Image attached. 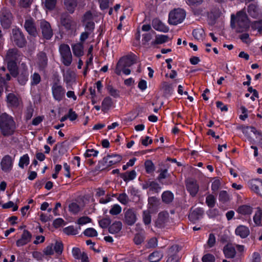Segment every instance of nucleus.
Listing matches in <instances>:
<instances>
[{"mask_svg":"<svg viewBox=\"0 0 262 262\" xmlns=\"http://www.w3.org/2000/svg\"><path fill=\"white\" fill-rule=\"evenodd\" d=\"M231 26L237 32L246 31L249 27V21L246 14L244 11H239L235 17L234 14L231 16Z\"/></svg>","mask_w":262,"mask_h":262,"instance_id":"f257e3e1","label":"nucleus"},{"mask_svg":"<svg viewBox=\"0 0 262 262\" xmlns=\"http://www.w3.org/2000/svg\"><path fill=\"white\" fill-rule=\"evenodd\" d=\"M15 129V124L12 117L0 116V129L4 136L12 134Z\"/></svg>","mask_w":262,"mask_h":262,"instance_id":"f03ea898","label":"nucleus"},{"mask_svg":"<svg viewBox=\"0 0 262 262\" xmlns=\"http://www.w3.org/2000/svg\"><path fill=\"white\" fill-rule=\"evenodd\" d=\"M136 56L133 54L122 57L117 64L115 73L117 75H121L123 68L131 66L136 62Z\"/></svg>","mask_w":262,"mask_h":262,"instance_id":"7ed1b4c3","label":"nucleus"},{"mask_svg":"<svg viewBox=\"0 0 262 262\" xmlns=\"http://www.w3.org/2000/svg\"><path fill=\"white\" fill-rule=\"evenodd\" d=\"M185 16V12L183 9H174L169 14L168 23L170 25H177L182 23Z\"/></svg>","mask_w":262,"mask_h":262,"instance_id":"20e7f679","label":"nucleus"},{"mask_svg":"<svg viewBox=\"0 0 262 262\" xmlns=\"http://www.w3.org/2000/svg\"><path fill=\"white\" fill-rule=\"evenodd\" d=\"M51 91L53 98L58 102L64 97L66 90L61 85L59 80L54 81L51 85Z\"/></svg>","mask_w":262,"mask_h":262,"instance_id":"39448f33","label":"nucleus"},{"mask_svg":"<svg viewBox=\"0 0 262 262\" xmlns=\"http://www.w3.org/2000/svg\"><path fill=\"white\" fill-rule=\"evenodd\" d=\"M59 50L62 63L66 66H70L72 61L70 47L68 45L62 44L60 46Z\"/></svg>","mask_w":262,"mask_h":262,"instance_id":"423d86ee","label":"nucleus"},{"mask_svg":"<svg viewBox=\"0 0 262 262\" xmlns=\"http://www.w3.org/2000/svg\"><path fill=\"white\" fill-rule=\"evenodd\" d=\"M63 245L61 242H56L54 244H51L47 246L43 250V253L46 255H52L56 254L57 255L62 253Z\"/></svg>","mask_w":262,"mask_h":262,"instance_id":"0eeeda50","label":"nucleus"},{"mask_svg":"<svg viewBox=\"0 0 262 262\" xmlns=\"http://www.w3.org/2000/svg\"><path fill=\"white\" fill-rule=\"evenodd\" d=\"M14 158L11 156L7 155L4 156L0 162L2 170L5 172H10L13 168Z\"/></svg>","mask_w":262,"mask_h":262,"instance_id":"6e6552de","label":"nucleus"},{"mask_svg":"<svg viewBox=\"0 0 262 262\" xmlns=\"http://www.w3.org/2000/svg\"><path fill=\"white\" fill-rule=\"evenodd\" d=\"M11 40L18 47H23L26 43V40L20 30L18 28L12 30Z\"/></svg>","mask_w":262,"mask_h":262,"instance_id":"1a4fd4ad","label":"nucleus"},{"mask_svg":"<svg viewBox=\"0 0 262 262\" xmlns=\"http://www.w3.org/2000/svg\"><path fill=\"white\" fill-rule=\"evenodd\" d=\"M48 59L43 52L38 53L34 60V66L39 70H43L47 65Z\"/></svg>","mask_w":262,"mask_h":262,"instance_id":"9d476101","label":"nucleus"},{"mask_svg":"<svg viewBox=\"0 0 262 262\" xmlns=\"http://www.w3.org/2000/svg\"><path fill=\"white\" fill-rule=\"evenodd\" d=\"M40 29L44 38L49 39L53 35V32L50 24L45 20L40 23Z\"/></svg>","mask_w":262,"mask_h":262,"instance_id":"9b49d317","label":"nucleus"},{"mask_svg":"<svg viewBox=\"0 0 262 262\" xmlns=\"http://www.w3.org/2000/svg\"><path fill=\"white\" fill-rule=\"evenodd\" d=\"M93 15L90 12H87L84 15L83 21L85 25V29L86 31H92L94 29V23L93 21Z\"/></svg>","mask_w":262,"mask_h":262,"instance_id":"f8f14e48","label":"nucleus"},{"mask_svg":"<svg viewBox=\"0 0 262 262\" xmlns=\"http://www.w3.org/2000/svg\"><path fill=\"white\" fill-rule=\"evenodd\" d=\"M250 188L262 196V180L259 179L252 180L249 182Z\"/></svg>","mask_w":262,"mask_h":262,"instance_id":"ddd939ff","label":"nucleus"},{"mask_svg":"<svg viewBox=\"0 0 262 262\" xmlns=\"http://www.w3.org/2000/svg\"><path fill=\"white\" fill-rule=\"evenodd\" d=\"M186 186V189L190 195L193 196H195L199 189V186L196 181L192 179L187 180Z\"/></svg>","mask_w":262,"mask_h":262,"instance_id":"4468645a","label":"nucleus"},{"mask_svg":"<svg viewBox=\"0 0 262 262\" xmlns=\"http://www.w3.org/2000/svg\"><path fill=\"white\" fill-rule=\"evenodd\" d=\"M125 222L128 225H133L137 220L136 212L133 209H128L124 214Z\"/></svg>","mask_w":262,"mask_h":262,"instance_id":"2eb2a0df","label":"nucleus"},{"mask_svg":"<svg viewBox=\"0 0 262 262\" xmlns=\"http://www.w3.org/2000/svg\"><path fill=\"white\" fill-rule=\"evenodd\" d=\"M25 28L30 35L36 36L38 34L36 26L32 19H28L26 20Z\"/></svg>","mask_w":262,"mask_h":262,"instance_id":"dca6fc26","label":"nucleus"},{"mask_svg":"<svg viewBox=\"0 0 262 262\" xmlns=\"http://www.w3.org/2000/svg\"><path fill=\"white\" fill-rule=\"evenodd\" d=\"M31 234L27 230H25L20 237L16 242L17 247H21L27 244L31 241Z\"/></svg>","mask_w":262,"mask_h":262,"instance_id":"f3484780","label":"nucleus"},{"mask_svg":"<svg viewBox=\"0 0 262 262\" xmlns=\"http://www.w3.org/2000/svg\"><path fill=\"white\" fill-rule=\"evenodd\" d=\"M152 25L158 31L166 33L169 31V28L158 19H154L152 21Z\"/></svg>","mask_w":262,"mask_h":262,"instance_id":"a211bd4d","label":"nucleus"},{"mask_svg":"<svg viewBox=\"0 0 262 262\" xmlns=\"http://www.w3.org/2000/svg\"><path fill=\"white\" fill-rule=\"evenodd\" d=\"M235 234L242 238L247 237L250 234L249 228L244 225L238 226L235 230Z\"/></svg>","mask_w":262,"mask_h":262,"instance_id":"6ab92c4d","label":"nucleus"},{"mask_svg":"<svg viewBox=\"0 0 262 262\" xmlns=\"http://www.w3.org/2000/svg\"><path fill=\"white\" fill-rule=\"evenodd\" d=\"M121 159V157L118 155H109L104 158L105 163L109 166L120 162Z\"/></svg>","mask_w":262,"mask_h":262,"instance_id":"aec40b11","label":"nucleus"},{"mask_svg":"<svg viewBox=\"0 0 262 262\" xmlns=\"http://www.w3.org/2000/svg\"><path fill=\"white\" fill-rule=\"evenodd\" d=\"M223 251L225 257L228 258H234L236 254L235 248L231 244L225 246Z\"/></svg>","mask_w":262,"mask_h":262,"instance_id":"412c9836","label":"nucleus"},{"mask_svg":"<svg viewBox=\"0 0 262 262\" xmlns=\"http://www.w3.org/2000/svg\"><path fill=\"white\" fill-rule=\"evenodd\" d=\"M237 212L243 215H250L253 212V208L248 205H243L238 208Z\"/></svg>","mask_w":262,"mask_h":262,"instance_id":"4be33fe9","label":"nucleus"},{"mask_svg":"<svg viewBox=\"0 0 262 262\" xmlns=\"http://www.w3.org/2000/svg\"><path fill=\"white\" fill-rule=\"evenodd\" d=\"M63 80L68 85L70 84L75 78V73L70 70H67L63 72Z\"/></svg>","mask_w":262,"mask_h":262,"instance_id":"5701e85b","label":"nucleus"},{"mask_svg":"<svg viewBox=\"0 0 262 262\" xmlns=\"http://www.w3.org/2000/svg\"><path fill=\"white\" fill-rule=\"evenodd\" d=\"M12 15L9 12H7L6 15H2L1 17V24L4 28H8L12 21Z\"/></svg>","mask_w":262,"mask_h":262,"instance_id":"b1692460","label":"nucleus"},{"mask_svg":"<svg viewBox=\"0 0 262 262\" xmlns=\"http://www.w3.org/2000/svg\"><path fill=\"white\" fill-rule=\"evenodd\" d=\"M163 257V254L161 251H155L149 255L148 259L150 262H159Z\"/></svg>","mask_w":262,"mask_h":262,"instance_id":"393cba45","label":"nucleus"},{"mask_svg":"<svg viewBox=\"0 0 262 262\" xmlns=\"http://www.w3.org/2000/svg\"><path fill=\"white\" fill-rule=\"evenodd\" d=\"M73 53L75 56L80 57L83 54V47L81 43H76L72 46Z\"/></svg>","mask_w":262,"mask_h":262,"instance_id":"a878e982","label":"nucleus"},{"mask_svg":"<svg viewBox=\"0 0 262 262\" xmlns=\"http://www.w3.org/2000/svg\"><path fill=\"white\" fill-rule=\"evenodd\" d=\"M112 106L113 102L112 99L110 97H106L102 102V110L104 113H107Z\"/></svg>","mask_w":262,"mask_h":262,"instance_id":"bb28decb","label":"nucleus"},{"mask_svg":"<svg viewBox=\"0 0 262 262\" xmlns=\"http://www.w3.org/2000/svg\"><path fill=\"white\" fill-rule=\"evenodd\" d=\"M61 23L68 30L73 29L76 26L75 22L69 18L62 17Z\"/></svg>","mask_w":262,"mask_h":262,"instance_id":"cd10ccee","label":"nucleus"},{"mask_svg":"<svg viewBox=\"0 0 262 262\" xmlns=\"http://www.w3.org/2000/svg\"><path fill=\"white\" fill-rule=\"evenodd\" d=\"M64 4L67 10L70 13H73L77 6L76 0H64Z\"/></svg>","mask_w":262,"mask_h":262,"instance_id":"c85d7f7f","label":"nucleus"},{"mask_svg":"<svg viewBox=\"0 0 262 262\" xmlns=\"http://www.w3.org/2000/svg\"><path fill=\"white\" fill-rule=\"evenodd\" d=\"M203 211L200 208H196L193 210L189 215V219L192 221H195L202 216Z\"/></svg>","mask_w":262,"mask_h":262,"instance_id":"c756f323","label":"nucleus"},{"mask_svg":"<svg viewBox=\"0 0 262 262\" xmlns=\"http://www.w3.org/2000/svg\"><path fill=\"white\" fill-rule=\"evenodd\" d=\"M7 62L8 69L13 76L17 75V67L15 61H6Z\"/></svg>","mask_w":262,"mask_h":262,"instance_id":"7c9ffc66","label":"nucleus"},{"mask_svg":"<svg viewBox=\"0 0 262 262\" xmlns=\"http://www.w3.org/2000/svg\"><path fill=\"white\" fill-rule=\"evenodd\" d=\"M122 224L120 221H116L113 223L109 227V232L111 233H116L119 232L122 229Z\"/></svg>","mask_w":262,"mask_h":262,"instance_id":"2f4dec72","label":"nucleus"},{"mask_svg":"<svg viewBox=\"0 0 262 262\" xmlns=\"http://www.w3.org/2000/svg\"><path fill=\"white\" fill-rule=\"evenodd\" d=\"M30 163V158L28 154H25L21 156L19 159L18 166L21 169H24L25 166H28Z\"/></svg>","mask_w":262,"mask_h":262,"instance_id":"473e14b6","label":"nucleus"},{"mask_svg":"<svg viewBox=\"0 0 262 262\" xmlns=\"http://www.w3.org/2000/svg\"><path fill=\"white\" fill-rule=\"evenodd\" d=\"M17 51L15 49L9 50L6 56V61H15L18 57Z\"/></svg>","mask_w":262,"mask_h":262,"instance_id":"72a5a7b5","label":"nucleus"},{"mask_svg":"<svg viewBox=\"0 0 262 262\" xmlns=\"http://www.w3.org/2000/svg\"><path fill=\"white\" fill-rule=\"evenodd\" d=\"M168 37L165 35H157L155 37V39L151 42V45L154 46L156 45L162 44L168 41Z\"/></svg>","mask_w":262,"mask_h":262,"instance_id":"f704fd0d","label":"nucleus"},{"mask_svg":"<svg viewBox=\"0 0 262 262\" xmlns=\"http://www.w3.org/2000/svg\"><path fill=\"white\" fill-rule=\"evenodd\" d=\"M8 103L12 106H16L19 103L18 98L13 94H9L7 96Z\"/></svg>","mask_w":262,"mask_h":262,"instance_id":"c9c22d12","label":"nucleus"},{"mask_svg":"<svg viewBox=\"0 0 262 262\" xmlns=\"http://www.w3.org/2000/svg\"><path fill=\"white\" fill-rule=\"evenodd\" d=\"M262 219V210L260 208H257L253 216V221L257 226L261 225Z\"/></svg>","mask_w":262,"mask_h":262,"instance_id":"e433bc0d","label":"nucleus"},{"mask_svg":"<svg viewBox=\"0 0 262 262\" xmlns=\"http://www.w3.org/2000/svg\"><path fill=\"white\" fill-rule=\"evenodd\" d=\"M192 34L193 37L198 40H202L205 37L204 31L201 28L194 29Z\"/></svg>","mask_w":262,"mask_h":262,"instance_id":"4c0bfd02","label":"nucleus"},{"mask_svg":"<svg viewBox=\"0 0 262 262\" xmlns=\"http://www.w3.org/2000/svg\"><path fill=\"white\" fill-rule=\"evenodd\" d=\"M174 196L173 193L169 191H164L162 195V201L165 203H169L172 201Z\"/></svg>","mask_w":262,"mask_h":262,"instance_id":"58836bf2","label":"nucleus"},{"mask_svg":"<svg viewBox=\"0 0 262 262\" xmlns=\"http://www.w3.org/2000/svg\"><path fill=\"white\" fill-rule=\"evenodd\" d=\"M136 177V172L133 170L129 172H126L123 173L121 178L124 181H129L134 180Z\"/></svg>","mask_w":262,"mask_h":262,"instance_id":"ea45409f","label":"nucleus"},{"mask_svg":"<svg viewBox=\"0 0 262 262\" xmlns=\"http://www.w3.org/2000/svg\"><path fill=\"white\" fill-rule=\"evenodd\" d=\"M248 12L253 17H256L258 13V8L254 4L250 5L248 7Z\"/></svg>","mask_w":262,"mask_h":262,"instance_id":"a19ab883","label":"nucleus"},{"mask_svg":"<svg viewBox=\"0 0 262 262\" xmlns=\"http://www.w3.org/2000/svg\"><path fill=\"white\" fill-rule=\"evenodd\" d=\"M63 231L67 235H76L78 233V229L75 228L73 226H69L64 228Z\"/></svg>","mask_w":262,"mask_h":262,"instance_id":"79ce46f5","label":"nucleus"},{"mask_svg":"<svg viewBox=\"0 0 262 262\" xmlns=\"http://www.w3.org/2000/svg\"><path fill=\"white\" fill-rule=\"evenodd\" d=\"M122 211L121 207L118 204H114L112 206L110 210V213L113 215H117L121 213Z\"/></svg>","mask_w":262,"mask_h":262,"instance_id":"37998d69","label":"nucleus"},{"mask_svg":"<svg viewBox=\"0 0 262 262\" xmlns=\"http://www.w3.org/2000/svg\"><path fill=\"white\" fill-rule=\"evenodd\" d=\"M145 167L146 171L148 173L154 172L155 170V165L151 160H147L145 162Z\"/></svg>","mask_w":262,"mask_h":262,"instance_id":"c03bdc74","label":"nucleus"},{"mask_svg":"<svg viewBox=\"0 0 262 262\" xmlns=\"http://www.w3.org/2000/svg\"><path fill=\"white\" fill-rule=\"evenodd\" d=\"M242 132L248 137H250V133L256 134V129L253 127L244 126L242 127Z\"/></svg>","mask_w":262,"mask_h":262,"instance_id":"a18cd8bd","label":"nucleus"},{"mask_svg":"<svg viewBox=\"0 0 262 262\" xmlns=\"http://www.w3.org/2000/svg\"><path fill=\"white\" fill-rule=\"evenodd\" d=\"M206 203L210 208H213L215 203V198L212 194H209L206 196Z\"/></svg>","mask_w":262,"mask_h":262,"instance_id":"49530a36","label":"nucleus"},{"mask_svg":"<svg viewBox=\"0 0 262 262\" xmlns=\"http://www.w3.org/2000/svg\"><path fill=\"white\" fill-rule=\"evenodd\" d=\"M57 0H45L44 5L48 10L53 9L56 5Z\"/></svg>","mask_w":262,"mask_h":262,"instance_id":"de8ad7c7","label":"nucleus"},{"mask_svg":"<svg viewBox=\"0 0 262 262\" xmlns=\"http://www.w3.org/2000/svg\"><path fill=\"white\" fill-rule=\"evenodd\" d=\"M83 234L89 237H94L96 236L98 234L97 231L93 228H89L86 229L84 232Z\"/></svg>","mask_w":262,"mask_h":262,"instance_id":"09e8293b","label":"nucleus"},{"mask_svg":"<svg viewBox=\"0 0 262 262\" xmlns=\"http://www.w3.org/2000/svg\"><path fill=\"white\" fill-rule=\"evenodd\" d=\"M69 211L74 214L77 213L81 210L80 207L75 203H72L69 205Z\"/></svg>","mask_w":262,"mask_h":262,"instance_id":"8fccbe9b","label":"nucleus"},{"mask_svg":"<svg viewBox=\"0 0 262 262\" xmlns=\"http://www.w3.org/2000/svg\"><path fill=\"white\" fill-rule=\"evenodd\" d=\"M219 201L222 202H226L229 200V196L227 191L222 190L220 191L219 197Z\"/></svg>","mask_w":262,"mask_h":262,"instance_id":"3c124183","label":"nucleus"},{"mask_svg":"<svg viewBox=\"0 0 262 262\" xmlns=\"http://www.w3.org/2000/svg\"><path fill=\"white\" fill-rule=\"evenodd\" d=\"M118 200L122 204L126 205L128 202L129 199L127 194L125 193L120 194L118 198Z\"/></svg>","mask_w":262,"mask_h":262,"instance_id":"603ef678","label":"nucleus"},{"mask_svg":"<svg viewBox=\"0 0 262 262\" xmlns=\"http://www.w3.org/2000/svg\"><path fill=\"white\" fill-rule=\"evenodd\" d=\"M143 219L146 225H148L151 222V216L148 210L144 211L143 213Z\"/></svg>","mask_w":262,"mask_h":262,"instance_id":"864d4df0","label":"nucleus"},{"mask_svg":"<svg viewBox=\"0 0 262 262\" xmlns=\"http://www.w3.org/2000/svg\"><path fill=\"white\" fill-rule=\"evenodd\" d=\"M40 81V76L37 73H34L31 76V84L32 85H36Z\"/></svg>","mask_w":262,"mask_h":262,"instance_id":"5fc2aeb1","label":"nucleus"},{"mask_svg":"<svg viewBox=\"0 0 262 262\" xmlns=\"http://www.w3.org/2000/svg\"><path fill=\"white\" fill-rule=\"evenodd\" d=\"M111 224V220L110 219L105 218L99 221V225L102 228H106Z\"/></svg>","mask_w":262,"mask_h":262,"instance_id":"6e6d98bb","label":"nucleus"},{"mask_svg":"<svg viewBox=\"0 0 262 262\" xmlns=\"http://www.w3.org/2000/svg\"><path fill=\"white\" fill-rule=\"evenodd\" d=\"M3 208H12L13 211H16L18 209V206L16 205H15L14 203L12 201H9L4 204L2 206Z\"/></svg>","mask_w":262,"mask_h":262,"instance_id":"4d7b16f0","label":"nucleus"},{"mask_svg":"<svg viewBox=\"0 0 262 262\" xmlns=\"http://www.w3.org/2000/svg\"><path fill=\"white\" fill-rule=\"evenodd\" d=\"M98 152V151L94 150V149H88L85 152L84 156L85 157H91L92 156L97 157Z\"/></svg>","mask_w":262,"mask_h":262,"instance_id":"13d9d810","label":"nucleus"},{"mask_svg":"<svg viewBox=\"0 0 262 262\" xmlns=\"http://www.w3.org/2000/svg\"><path fill=\"white\" fill-rule=\"evenodd\" d=\"M91 222V219L88 216H82L80 217L77 223L78 224L83 225Z\"/></svg>","mask_w":262,"mask_h":262,"instance_id":"bf43d9fd","label":"nucleus"},{"mask_svg":"<svg viewBox=\"0 0 262 262\" xmlns=\"http://www.w3.org/2000/svg\"><path fill=\"white\" fill-rule=\"evenodd\" d=\"M221 185V181L219 179H215L211 185V189L213 191H217L220 188Z\"/></svg>","mask_w":262,"mask_h":262,"instance_id":"052dcab7","label":"nucleus"},{"mask_svg":"<svg viewBox=\"0 0 262 262\" xmlns=\"http://www.w3.org/2000/svg\"><path fill=\"white\" fill-rule=\"evenodd\" d=\"M72 254L75 258L78 259L82 255V253L81 252L80 249L78 248H73L72 249Z\"/></svg>","mask_w":262,"mask_h":262,"instance_id":"680f3d73","label":"nucleus"},{"mask_svg":"<svg viewBox=\"0 0 262 262\" xmlns=\"http://www.w3.org/2000/svg\"><path fill=\"white\" fill-rule=\"evenodd\" d=\"M260 256L257 252H254L250 258V262H260Z\"/></svg>","mask_w":262,"mask_h":262,"instance_id":"e2e57ef3","label":"nucleus"},{"mask_svg":"<svg viewBox=\"0 0 262 262\" xmlns=\"http://www.w3.org/2000/svg\"><path fill=\"white\" fill-rule=\"evenodd\" d=\"M53 225L55 228H58L64 225V221L61 218H58L53 222Z\"/></svg>","mask_w":262,"mask_h":262,"instance_id":"0e129e2a","label":"nucleus"},{"mask_svg":"<svg viewBox=\"0 0 262 262\" xmlns=\"http://www.w3.org/2000/svg\"><path fill=\"white\" fill-rule=\"evenodd\" d=\"M144 237L141 234H136L134 237V242L136 245L141 244L144 241Z\"/></svg>","mask_w":262,"mask_h":262,"instance_id":"69168bd1","label":"nucleus"},{"mask_svg":"<svg viewBox=\"0 0 262 262\" xmlns=\"http://www.w3.org/2000/svg\"><path fill=\"white\" fill-rule=\"evenodd\" d=\"M214 257L210 254L205 255L202 257V261L203 262H214Z\"/></svg>","mask_w":262,"mask_h":262,"instance_id":"338daca9","label":"nucleus"},{"mask_svg":"<svg viewBox=\"0 0 262 262\" xmlns=\"http://www.w3.org/2000/svg\"><path fill=\"white\" fill-rule=\"evenodd\" d=\"M179 257L176 254H169L166 262H178Z\"/></svg>","mask_w":262,"mask_h":262,"instance_id":"774afa93","label":"nucleus"}]
</instances>
